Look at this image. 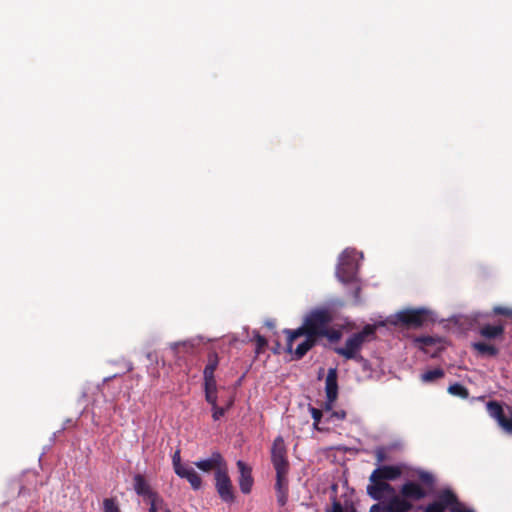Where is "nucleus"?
Returning <instances> with one entry per match:
<instances>
[{"mask_svg": "<svg viewBox=\"0 0 512 512\" xmlns=\"http://www.w3.org/2000/svg\"><path fill=\"white\" fill-rule=\"evenodd\" d=\"M333 319V313L328 308H316L305 316L303 324L299 328L284 329L283 333L287 336V352L292 351L294 341L304 334H308L317 341L320 338H327L330 343L338 342L342 337V332L330 327Z\"/></svg>", "mask_w": 512, "mask_h": 512, "instance_id": "1", "label": "nucleus"}, {"mask_svg": "<svg viewBox=\"0 0 512 512\" xmlns=\"http://www.w3.org/2000/svg\"><path fill=\"white\" fill-rule=\"evenodd\" d=\"M416 476L419 482L407 481L400 487V495L408 501H419L426 498L436 484L435 476L425 470H417Z\"/></svg>", "mask_w": 512, "mask_h": 512, "instance_id": "2", "label": "nucleus"}, {"mask_svg": "<svg viewBox=\"0 0 512 512\" xmlns=\"http://www.w3.org/2000/svg\"><path fill=\"white\" fill-rule=\"evenodd\" d=\"M375 334V327L373 325H366L360 332L354 333L349 337L344 347H336L334 351L347 360L361 361L363 357L360 355V350L364 342Z\"/></svg>", "mask_w": 512, "mask_h": 512, "instance_id": "3", "label": "nucleus"}, {"mask_svg": "<svg viewBox=\"0 0 512 512\" xmlns=\"http://www.w3.org/2000/svg\"><path fill=\"white\" fill-rule=\"evenodd\" d=\"M395 320L392 322L395 325H401L405 328H421L428 322H433L432 313L426 308H408L397 312Z\"/></svg>", "mask_w": 512, "mask_h": 512, "instance_id": "4", "label": "nucleus"}, {"mask_svg": "<svg viewBox=\"0 0 512 512\" xmlns=\"http://www.w3.org/2000/svg\"><path fill=\"white\" fill-rule=\"evenodd\" d=\"M357 264L352 252L345 250L340 258L336 270L338 279L343 283L352 282L355 279Z\"/></svg>", "mask_w": 512, "mask_h": 512, "instance_id": "5", "label": "nucleus"}, {"mask_svg": "<svg viewBox=\"0 0 512 512\" xmlns=\"http://www.w3.org/2000/svg\"><path fill=\"white\" fill-rule=\"evenodd\" d=\"M271 462L278 471H289V462L287 459V448L282 436H277L271 447Z\"/></svg>", "mask_w": 512, "mask_h": 512, "instance_id": "6", "label": "nucleus"}, {"mask_svg": "<svg viewBox=\"0 0 512 512\" xmlns=\"http://www.w3.org/2000/svg\"><path fill=\"white\" fill-rule=\"evenodd\" d=\"M215 488L222 501L232 503L235 500L232 482L228 475V467L215 473Z\"/></svg>", "mask_w": 512, "mask_h": 512, "instance_id": "7", "label": "nucleus"}, {"mask_svg": "<svg viewBox=\"0 0 512 512\" xmlns=\"http://www.w3.org/2000/svg\"><path fill=\"white\" fill-rule=\"evenodd\" d=\"M193 464L203 472L209 473L214 471V474L227 467L225 459L217 451L212 452L209 458L197 460Z\"/></svg>", "mask_w": 512, "mask_h": 512, "instance_id": "8", "label": "nucleus"}, {"mask_svg": "<svg viewBox=\"0 0 512 512\" xmlns=\"http://www.w3.org/2000/svg\"><path fill=\"white\" fill-rule=\"evenodd\" d=\"M487 412L495 419L498 425L506 432L512 434V418H507L504 414L503 407L498 401H489L486 404Z\"/></svg>", "mask_w": 512, "mask_h": 512, "instance_id": "9", "label": "nucleus"}, {"mask_svg": "<svg viewBox=\"0 0 512 512\" xmlns=\"http://www.w3.org/2000/svg\"><path fill=\"white\" fill-rule=\"evenodd\" d=\"M337 370L330 368L328 370L325 381L326 404L325 409L331 410L334 402L338 397Z\"/></svg>", "mask_w": 512, "mask_h": 512, "instance_id": "10", "label": "nucleus"}, {"mask_svg": "<svg viewBox=\"0 0 512 512\" xmlns=\"http://www.w3.org/2000/svg\"><path fill=\"white\" fill-rule=\"evenodd\" d=\"M369 484L367 485L366 492L374 500L380 501L384 494H394V487L388 482L381 480H374L372 474L369 476Z\"/></svg>", "mask_w": 512, "mask_h": 512, "instance_id": "11", "label": "nucleus"}, {"mask_svg": "<svg viewBox=\"0 0 512 512\" xmlns=\"http://www.w3.org/2000/svg\"><path fill=\"white\" fill-rule=\"evenodd\" d=\"M372 478L381 481H395L402 475V467L399 465H382L372 471Z\"/></svg>", "mask_w": 512, "mask_h": 512, "instance_id": "12", "label": "nucleus"}, {"mask_svg": "<svg viewBox=\"0 0 512 512\" xmlns=\"http://www.w3.org/2000/svg\"><path fill=\"white\" fill-rule=\"evenodd\" d=\"M289 471H278L276 472V497L279 506L283 507L288 501L289 495V482H288Z\"/></svg>", "mask_w": 512, "mask_h": 512, "instance_id": "13", "label": "nucleus"}, {"mask_svg": "<svg viewBox=\"0 0 512 512\" xmlns=\"http://www.w3.org/2000/svg\"><path fill=\"white\" fill-rule=\"evenodd\" d=\"M240 477L239 487L242 493L248 494L251 492L253 486L252 469L242 460H238L236 463Z\"/></svg>", "mask_w": 512, "mask_h": 512, "instance_id": "14", "label": "nucleus"}, {"mask_svg": "<svg viewBox=\"0 0 512 512\" xmlns=\"http://www.w3.org/2000/svg\"><path fill=\"white\" fill-rule=\"evenodd\" d=\"M133 486L135 492L144 498H147L148 501L154 500L156 498H160L159 494L153 491L146 481L145 477L141 474H136L133 477Z\"/></svg>", "mask_w": 512, "mask_h": 512, "instance_id": "15", "label": "nucleus"}, {"mask_svg": "<svg viewBox=\"0 0 512 512\" xmlns=\"http://www.w3.org/2000/svg\"><path fill=\"white\" fill-rule=\"evenodd\" d=\"M414 506L411 501H408L401 495H394L386 503L387 512H410Z\"/></svg>", "mask_w": 512, "mask_h": 512, "instance_id": "16", "label": "nucleus"}, {"mask_svg": "<svg viewBox=\"0 0 512 512\" xmlns=\"http://www.w3.org/2000/svg\"><path fill=\"white\" fill-rule=\"evenodd\" d=\"M435 502L442 506L444 510H451L455 504H458V498L452 490L444 489L438 493Z\"/></svg>", "mask_w": 512, "mask_h": 512, "instance_id": "17", "label": "nucleus"}, {"mask_svg": "<svg viewBox=\"0 0 512 512\" xmlns=\"http://www.w3.org/2000/svg\"><path fill=\"white\" fill-rule=\"evenodd\" d=\"M177 476L186 479L193 490H199L202 487L200 475L190 466H186Z\"/></svg>", "mask_w": 512, "mask_h": 512, "instance_id": "18", "label": "nucleus"}, {"mask_svg": "<svg viewBox=\"0 0 512 512\" xmlns=\"http://www.w3.org/2000/svg\"><path fill=\"white\" fill-rule=\"evenodd\" d=\"M303 336H305V340L300 343L296 348L295 350L291 351L290 353H293L294 355V359L295 360H300L302 359L306 353L312 349L316 344H317V340L312 338L311 336H309L308 334H304Z\"/></svg>", "mask_w": 512, "mask_h": 512, "instance_id": "19", "label": "nucleus"}, {"mask_svg": "<svg viewBox=\"0 0 512 512\" xmlns=\"http://www.w3.org/2000/svg\"><path fill=\"white\" fill-rule=\"evenodd\" d=\"M504 330H505V328H504L503 324H498V325L486 324L480 328L479 333L483 338L496 339L498 337H501L504 334Z\"/></svg>", "mask_w": 512, "mask_h": 512, "instance_id": "20", "label": "nucleus"}, {"mask_svg": "<svg viewBox=\"0 0 512 512\" xmlns=\"http://www.w3.org/2000/svg\"><path fill=\"white\" fill-rule=\"evenodd\" d=\"M473 348L481 355H487L494 357L498 354V349L491 344L485 343V342H476L473 343Z\"/></svg>", "mask_w": 512, "mask_h": 512, "instance_id": "21", "label": "nucleus"}, {"mask_svg": "<svg viewBox=\"0 0 512 512\" xmlns=\"http://www.w3.org/2000/svg\"><path fill=\"white\" fill-rule=\"evenodd\" d=\"M219 364L218 356L216 353H210L208 355V361L204 368V377H215L214 372Z\"/></svg>", "mask_w": 512, "mask_h": 512, "instance_id": "22", "label": "nucleus"}, {"mask_svg": "<svg viewBox=\"0 0 512 512\" xmlns=\"http://www.w3.org/2000/svg\"><path fill=\"white\" fill-rule=\"evenodd\" d=\"M444 375H445V372L443 369L435 368L433 370H428L425 373H423L421 375V380L426 383L433 382L437 379L444 377Z\"/></svg>", "mask_w": 512, "mask_h": 512, "instance_id": "23", "label": "nucleus"}, {"mask_svg": "<svg viewBox=\"0 0 512 512\" xmlns=\"http://www.w3.org/2000/svg\"><path fill=\"white\" fill-rule=\"evenodd\" d=\"M448 393L462 399H466L469 396L468 389L460 383H454L450 385L448 387Z\"/></svg>", "mask_w": 512, "mask_h": 512, "instance_id": "24", "label": "nucleus"}, {"mask_svg": "<svg viewBox=\"0 0 512 512\" xmlns=\"http://www.w3.org/2000/svg\"><path fill=\"white\" fill-rule=\"evenodd\" d=\"M254 341L256 343L255 353L257 355L263 353L266 347L268 346L267 339L264 336L260 335L258 332H255Z\"/></svg>", "mask_w": 512, "mask_h": 512, "instance_id": "25", "label": "nucleus"}, {"mask_svg": "<svg viewBox=\"0 0 512 512\" xmlns=\"http://www.w3.org/2000/svg\"><path fill=\"white\" fill-rule=\"evenodd\" d=\"M173 469L176 475L180 473L187 465L181 463L180 450H176L172 456Z\"/></svg>", "mask_w": 512, "mask_h": 512, "instance_id": "26", "label": "nucleus"}, {"mask_svg": "<svg viewBox=\"0 0 512 512\" xmlns=\"http://www.w3.org/2000/svg\"><path fill=\"white\" fill-rule=\"evenodd\" d=\"M230 406L231 403H229L226 407H219L218 404L215 406H211L213 420L218 421L221 417H223Z\"/></svg>", "mask_w": 512, "mask_h": 512, "instance_id": "27", "label": "nucleus"}, {"mask_svg": "<svg viewBox=\"0 0 512 512\" xmlns=\"http://www.w3.org/2000/svg\"><path fill=\"white\" fill-rule=\"evenodd\" d=\"M104 512H120V509L113 498H106L103 501Z\"/></svg>", "mask_w": 512, "mask_h": 512, "instance_id": "28", "label": "nucleus"}, {"mask_svg": "<svg viewBox=\"0 0 512 512\" xmlns=\"http://www.w3.org/2000/svg\"><path fill=\"white\" fill-rule=\"evenodd\" d=\"M310 411H311V416H312V418L314 420V423H313L314 428L317 429V430H320L318 425H319V423L321 421V418H322V411L317 409V408H314V407H311Z\"/></svg>", "mask_w": 512, "mask_h": 512, "instance_id": "29", "label": "nucleus"}, {"mask_svg": "<svg viewBox=\"0 0 512 512\" xmlns=\"http://www.w3.org/2000/svg\"><path fill=\"white\" fill-rule=\"evenodd\" d=\"M204 391H217L215 377H204Z\"/></svg>", "mask_w": 512, "mask_h": 512, "instance_id": "30", "label": "nucleus"}, {"mask_svg": "<svg viewBox=\"0 0 512 512\" xmlns=\"http://www.w3.org/2000/svg\"><path fill=\"white\" fill-rule=\"evenodd\" d=\"M149 509L148 512H158L159 509H161L164 506V500L163 498H156L154 500L149 501Z\"/></svg>", "mask_w": 512, "mask_h": 512, "instance_id": "31", "label": "nucleus"}, {"mask_svg": "<svg viewBox=\"0 0 512 512\" xmlns=\"http://www.w3.org/2000/svg\"><path fill=\"white\" fill-rule=\"evenodd\" d=\"M377 463H382L387 460V451L384 447H377L374 451Z\"/></svg>", "mask_w": 512, "mask_h": 512, "instance_id": "32", "label": "nucleus"}, {"mask_svg": "<svg viewBox=\"0 0 512 512\" xmlns=\"http://www.w3.org/2000/svg\"><path fill=\"white\" fill-rule=\"evenodd\" d=\"M493 313L495 315H503L512 318V308L509 307L495 306L493 308Z\"/></svg>", "mask_w": 512, "mask_h": 512, "instance_id": "33", "label": "nucleus"}, {"mask_svg": "<svg viewBox=\"0 0 512 512\" xmlns=\"http://www.w3.org/2000/svg\"><path fill=\"white\" fill-rule=\"evenodd\" d=\"M205 400L211 405H217V391H205Z\"/></svg>", "mask_w": 512, "mask_h": 512, "instance_id": "34", "label": "nucleus"}, {"mask_svg": "<svg viewBox=\"0 0 512 512\" xmlns=\"http://www.w3.org/2000/svg\"><path fill=\"white\" fill-rule=\"evenodd\" d=\"M423 512H445V510L442 506L433 501L425 507Z\"/></svg>", "mask_w": 512, "mask_h": 512, "instance_id": "35", "label": "nucleus"}, {"mask_svg": "<svg viewBox=\"0 0 512 512\" xmlns=\"http://www.w3.org/2000/svg\"><path fill=\"white\" fill-rule=\"evenodd\" d=\"M451 512H474L472 509L465 508L462 503L458 501V504L452 507Z\"/></svg>", "mask_w": 512, "mask_h": 512, "instance_id": "36", "label": "nucleus"}, {"mask_svg": "<svg viewBox=\"0 0 512 512\" xmlns=\"http://www.w3.org/2000/svg\"><path fill=\"white\" fill-rule=\"evenodd\" d=\"M369 512H387L386 511V504H384V505H382L380 503L373 504L370 507Z\"/></svg>", "mask_w": 512, "mask_h": 512, "instance_id": "37", "label": "nucleus"}, {"mask_svg": "<svg viewBox=\"0 0 512 512\" xmlns=\"http://www.w3.org/2000/svg\"><path fill=\"white\" fill-rule=\"evenodd\" d=\"M326 512H344V510L340 502L334 501L331 508L327 509Z\"/></svg>", "mask_w": 512, "mask_h": 512, "instance_id": "38", "label": "nucleus"}, {"mask_svg": "<svg viewBox=\"0 0 512 512\" xmlns=\"http://www.w3.org/2000/svg\"><path fill=\"white\" fill-rule=\"evenodd\" d=\"M417 342L423 344V345H432L434 343V340L430 336H423L416 339Z\"/></svg>", "mask_w": 512, "mask_h": 512, "instance_id": "39", "label": "nucleus"}, {"mask_svg": "<svg viewBox=\"0 0 512 512\" xmlns=\"http://www.w3.org/2000/svg\"><path fill=\"white\" fill-rule=\"evenodd\" d=\"M331 417H335L337 419L343 420L346 417V412L344 410L334 411V412H332Z\"/></svg>", "mask_w": 512, "mask_h": 512, "instance_id": "40", "label": "nucleus"}, {"mask_svg": "<svg viewBox=\"0 0 512 512\" xmlns=\"http://www.w3.org/2000/svg\"><path fill=\"white\" fill-rule=\"evenodd\" d=\"M179 345H180V343H174L171 345V347H172V349L177 350Z\"/></svg>", "mask_w": 512, "mask_h": 512, "instance_id": "41", "label": "nucleus"}, {"mask_svg": "<svg viewBox=\"0 0 512 512\" xmlns=\"http://www.w3.org/2000/svg\"><path fill=\"white\" fill-rule=\"evenodd\" d=\"M164 512H171V510L169 508H165Z\"/></svg>", "mask_w": 512, "mask_h": 512, "instance_id": "42", "label": "nucleus"}, {"mask_svg": "<svg viewBox=\"0 0 512 512\" xmlns=\"http://www.w3.org/2000/svg\"><path fill=\"white\" fill-rule=\"evenodd\" d=\"M359 292H360V288H357V290H356V295H358V294H359Z\"/></svg>", "mask_w": 512, "mask_h": 512, "instance_id": "43", "label": "nucleus"}]
</instances>
